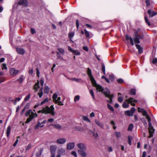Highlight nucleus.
<instances>
[{
	"instance_id": "f257e3e1",
	"label": "nucleus",
	"mask_w": 157,
	"mask_h": 157,
	"mask_svg": "<svg viewBox=\"0 0 157 157\" xmlns=\"http://www.w3.org/2000/svg\"><path fill=\"white\" fill-rule=\"evenodd\" d=\"M55 108L53 105H51L50 107L48 106H46L44 108V114H50L52 116H54L55 115V112L54 111Z\"/></svg>"
},
{
	"instance_id": "f03ea898",
	"label": "nucleus",
	"mask_w": 157,
	"mask_h": 157,
	"mask_svg": "<svg viewBox=\"0 0 157 157\" xmlns=\"http://www.w3.org/2000/svg\"><path fill=\"white\" fill-rule=\"evenodd\" d=\"M102 93H103L107 97L109 98L110 101L108 100L107 101L109 103H111L113 101L112 99L113 97V94H109L110 92L108 89L107 88L103 89V91Z\"/></svg>"
},
{
	"instance_id": "7ed1b4c3",
	"label": "nucleus",
	"mask_w": 157,
	"mask_h": 157,
	"mask_svg": "<svg viewBox=\"0 0 157 157\" xmlns=\"http://www.w3.org/2000/svg\"><path fill=\"white\" fill-rule=\"evenodd\" d=\"M92 83L94 86L95 87L97 91H98L99 92H103V88L100 85L98 84L95 80H94V82L93 81L92 82Z\"/></svg>"
},
{
	"instance_id": "20e7f679",
	"label": "nucleus",
	"mask_w": 157,
	"mask_h": 157,
	"mask_svg": "<svg viewBox=\"0 0 157 157\" xmlns=\"http://www.w3.org/2000/svg\"><path fill=\"white\" fill-rule=\"evenodd\" d=\"M35 116L36 117H37V115L36 113H34L32 112L29 115V117L27 119L25 123H28L30 122L35 117Z\"/></svg>"
},
{
	"instance_id": "39448f33",
	"label": "nucleus",
	"mask_w": 157,
	"mask_h": 157,
	"mask_svg": "<svg viewBox=\"0 0 157 157\" xmlns=\"http://www.w3.org/2000/svg\"><path fill=\"white\" fill-rule=\"evenodd\" d=\"M77 147L81 150L86 151V145L83 143H79L77 144Z\"/></svg>"
},
{
	"instance_id": "423d86ee",
	"label": "nucleus",
	"mask_w": 157,
	"mask_h": 157,
	"mask_svg": "<svg viewBox=\"0 0 157 157\" xmlns=\"http://www.w3.org/2000/svg\"><path fill=\"white\" fill-rule=\"evenodd\" d=\"M148 130L149 133V137L151 138L153 136V134L155 131V129H154L151 124V126H150L149 124H148Z\"/></svg>"
},
{
	"instance_id": "0eeeda50",
	"label": "nucleus",
	"mask_w": 157,
	"mask_h": 157,
	"mask_svg": "<svg viewBox=\"0 0 157 157\" xmlns=\"http://www.w3.org/2000/svg\"><path fill=\"white\" fill-rule=\"evenodd\" d=\"M87 74L90 78V79L91 82L93 81L94 82L95 80L92 75L91 70L89 68H87Z\"/></svg>"
},
{
	"instance_id": "6e6552de",
	"label": "nucleus",
	"mask_w": 157,
	"mask_h": 157,
	"mask_svg": "<svg viewBox=\"0 0 157 157\" xmlns=\"http://www.w3.org/2000/svg\"><path fill=\"white\" fill-rule=\"evenodd\" d=\"M68 49L70 52H72L75 55L79 56L80 55V53L78 50H75L72 48L70 46L68 47Z\"/></svg>"
},
{
	"instance_id": "1a4fd4ad",
	"label": "nucleus",
	"mask_w": 157,
	"mask_h": 157,
	"mask_svg": "<svg viewBox=\"0 0 157 157\" xmlns=\"http://www.w3.org/2000/svg\"><path fill=\"white\" fill-rule=\"evenodd\" d=\"M17 4L26 6L28 5V3L26 0H20L18 2Z\"/></svg>"
},
{
	"instance_id": "9d476101",
	"label": "nucleus",
	"mask_w": 157,
	"mask_h": 157,
	"mask_svg": "<svg viewBox=\"0 0 157 157\" xmlns=\"http://www.w3.org/2000/svg\"><path fill=\"white\" fill-rule=\"evenodd\" d=\"M75 147V144L74 142L68 143L67 145V148L68 150H71L73 149Z\"/></svg>"
},
{
	"instance_id": "9b49d317",
	"label": "nucleus",
	"mask_w": 157,
	"mask_h": 157,
	"mask_svg": "<svg viewBox=\"0 0 157 157\" xmlns=\"http://www.w3.org/2000/svg\"><path fill=\"white\" fill-rule=\"evenodd\" d=\"M66 141V139L64 138H60L56 140V142L59 144H64Z\"/></svg>"
},
{
	"instance_id": "f8f14e48",
	"label": "nucleus",
	"mask_w": 157,
	"mask_h": 157,
	"mask_svg": "<svg viewBox=\"0 0 157 157\" xmlns=\"http://www.w3.org/2000/svg\"><path fill=\"white\" fill-rule=\"evenodd\" d=\"M81 150H78V152L82 157H86L87 155L86 153L84 151Z\"/></svg>"
},
{
	"instance_id": "ddd939ff",
	"label": "nucleus",
	"mask_w": 157,
	"mask_h": 157,
	"mask_svg": "<svg viewBox=\"0 0 157 157\" xmlns=\"http://www.w3.org/2000/svg\"><path fill=\"white\" fill-rule=\"evenodd\" d=\"M147 13L149 14L150 17H151L157 14V12L154 11H151L150 10H148Z\"/></svg>"
},
{
	"instance_id": "4468645a",
	"label": "nucleus",
	"mask_w": 157,
	"mask_h": 157,
	"mask_svg": "<svg viewBox=\"0 0 157 157\" xmlns=\"http://www.w3.org/2000/svg\"><path fill=\"white\" fill-rule=\"evenodd\" d=\"M16 51L17 53L20 55H23L25 52V51L22 48H17Z\"/></svg>"
},
{
	"instance_id": "2eb2a0df",
	"label": "nucleus",
	"mask_w": 157,
	"mask_h": 157,
	"mask_svg": "<svg viewBox=\"0 0 157 157\" xmlns=\"http://www.w3.org/2000/svg\"><path fill=\"white\" fill-rule=\"evenodd\" d=\"M10 73L12 75H16L19 72V71L15 70V69L12 68L10 69Z\"/></svg>"
},
{
	"instance_id": "dca6fc26",
	"label": "nucleus",
	"mask_w": 157,
	"mask_h": 157,
	"mask_svg": "<svg viewBox=\"0 0 157 157\" xmlns=\"http://www.w3.org/2000/svg\"><path fill=\"white\" fill-rule=\"evenodd\" d=\"M52 126H54L58 130H59L62 128V126L59 124H51L48 126V127H50Z\"/></svg>"
},
{
	"instance_id": "f3484780",
	"label": "nucleus",
	"mask_w": 157,
	"mask_h": 157,
	"mask_svg": "<svg viewBox=\"0 0 157 157\" xmlns=\"http://www.w3.org/2000/svg\"><path fill=\"white\" fill-rule=\"evenodd\" d=\"M133 98H130L128 99H126L125 101L129 102V103H131V105L133 106H135V104L134 103H132L133 102Z\"/></svg>"
},
{
	"instance_id": "a211bd4d",
	"label": "nucleus",
	"mask_w": 157,
	"mask_h": 157,
	"mask_svg": "<svg viewBox=\"0 0 157 157\" xmlns=\"http://www.w3.org/2000/svg\"><path fill=\"white\" fill-rule=\"evenodd\" d=\"M58 154L61 155H65V151L64 149L63 148L59 149L58 151Z\"/></svg>"
},
{
	"instance_id": "6ab92c4d",
	"label": "nucleus",
	"mask_w": 157,
	"mask_h": 157,
	"mask_svg": "<svg viewBox=\"0 0 157 157\" xmlns=\"http://www.w3.org/2000/svg\"><path fill=\"white\" fill-rule=\"evenodd\" d=\"M136 48L138 49V53L139 54H141L143 52V48L140 45L138 44L136 45Z\"/></svg>"
},
{
	"instance_id": "aec40b11",
	"label": "nucleus",
	"mask_w": 157,
	"mask_h": 157,
	"mask_svg": "<svg viewBox=\"0 0 157 157\" xmlns=\"http://www.w3.org/2000/svg\"><path fill=\"white\" fill-rule=\"evenodd\" d=\"M95 122L96 123V124L99 127L101 128H103L104 127L103 124L101 123L99 121L97 120H96L95 121Z\"/></svg>"
},
{
	"instance_id": "412c9836",
	"label": "nucleus",
	"mask_w": 157,
	"mask_h": 157,
	"mask_svg": "<svg viewBox=\"0 0 157 157\" xmlns=\"http://www.w3.org/2000/svg\"><path fill=\"white\" fill-rule=\"evenodd\" d=\"M40 87L39 86V82L37 81V82L36 83L35 86H34L33 89L35 90V92Z\"/></svg>"
},
{
	"instance_id": "4be33fe9",
	"label": "nucleus",
	"mask_w": 157,
	"mask_h": 157,
	"mask_svg": "<svg viewBox=\"0 0 157 157\" xmlns=\"http://www.w3.org/2000/svg\"><path fill=\"white\" fill-rule=\"evenodd\" d=\"M129 102L126 101L124 102L122 104V107L123 108H126L128 107L129 106Z\"/></svg>"
},
{
	"instance_id": "5701e85b",
	"label": "nucleus",
	"mask_w": 157,
	"mask_h": 157,
	"mask_svg": "<svg viewBox=\"0 0 157 157\" xmlns=\"http://www.w3.org/2000/svg\"><path fill=\"white\" fill-rule=\"evenodd\" d=\"M75 33L74 32H69L68 33V37L71 41V40L73 37L74 36Z\"/></svg>"
},
{
	"instance_id": "b1692460",
	"label": "nucleus",
	"mask_w": 157,
	"mask_h": 157,
	"mask_svg": "<svg viewBox=\"0 0 157 157\" xmlns=\"http://www.w3.org/2000/svg\"><path fill=\"white\" fill-rule=\"evenodd\" d=\"M25 79V77L23 75H21L20 77L17 79V81L19 83H21Z\"/></svg>"
},
{
	"instance_id": "393cba45",
	"label": "nucleus",
	"mask_w": 157,
	"mask_h": 157,
	"mask_svg": "<svg viewBox=\"0 0 157 157\" xmlns=\"http://www.w3.org/2000/svg\"><path fill=\"white\" fill-rule=\"evenodd\" d=\"M58 95L56 93H54L52 96V99H53V101L55 103L57 102L56 99L57 98Z\"/></svg>"
},
{
	"instance_id": "a878e982",
	"label": "nucleus",
	"mask_w": 157,
	"mask_h": 157,
	"mask_svg": "<svg viewBox=\"0 0 157 157\" xmlns=\"http://www.w3.org/2000/svg\"><path fill=\"white\" fill-rule=\"evenodd\" d=\"M32 112V111L31 109H29L25 112V115L26 117L29 116Z\"/></svg>"
},
{
	"instance_id": "bb28decb",
	"label": "nucleus",
	"mask_w": 157,
	"mask_h": 157,
	"mask_svg": "<svg viewBox=\"0 0 157 157\" xmlns=\"http://www.w3.org/2000/svg\"><path fill=\"white\" fill-rule=\"evenodd\" d=\"M146 116V119L148 121V124H149L150 126L151 125V119L150 117L148 115H147Z\"/></svg>"
},
{
	"instance_id": "cd10ccee",
	"label": "nucleus",
	"mask_w": 157,
	"mask_h": 157,
	"mask_svg": "<svg viewBox=\"0 0 157 157\" xmlns=\"http://www.w3.org/2000/svg\"><path fill=\"white\" fill-rule=\"evenodd\" d=\"M11 130V128L10 126H9L7 128L6 134H7V137H8L9 135L10 134Z\"/></svg>"
},
{
	"instance_id": "c85d7f7f",
	"label": "nucleus",
	"mask_w": 157,
	"mask_h": 157,
	"mask_svg": "<svg viewBox=\"0 0 157 157\" xmlns=\"http://www.w3.org/2000/svg\"><path fill=\"white\" fill-rule=\"evenodd\" d=\"M125 114L128 116H132L133 115L132 113H131V112L129 110H127L125 111Z\"/></svg>"
},
{
	"instance_id": "c756f323",
	"label": "nucleus",
	"mask_w": 157,
	"mask_h": 157,
	"mask_svg": "<svg viewBox=\"0 0 157 157\" xmlns=\"http://www.w3.org/2000/svg\"><path fill=\"white\" fill-rule=\"evenodd\" d=\"M49 87L46 86H45L44 89V92L46 94H48L49 92Z\"/></svg>"
},
{
	"instance_id": "7c9ffc66",
	"label": "nucleus",
	"mask_w": 157,
	"mask_h": 157,
	"mask_svg": "<svg viewBox=\"0 0 157 157\" xmlns=\"http://www.w3.org/2000/svg\"><path fill=\"white\" fill-rule=\"evenodd\" d=\"M43 150L42 149H41L39 151L37 152L36 154V156L38 157L40 156L42 154Z\"/></svg>"
},
{
	"instance_id": "2f4dec72",
	"label": "nucleus",
	"mask_w": 157,
	"mask_h": 157,
	"mask_svg": "<svg viewBox=\"0 0 157 157\" xmlns=\"http://www.w3.org/2000/svg\"><path fill=\"white\" fill-rule=\"evenodd\" d=\"M49 101L48 99V98H45L43 101H41L40 103V105H42L48 102Z\"/></svg>"
},
{
	"instance_id": "473e14b6",
	"label": "nucleus",
	"mask_w": 157,
	"mask_h": 157,
	"mask_svg": "<svg viewBox=\"0 0 157 157\" xmlns=\"http://www.w3.org/2000/svg\"><path fill=\"white\" fill-rule=\"evenodd\" d=\"M58 50L62 54L64 55V50L63 48H58Z\"/></svg>"
},
{
	"instance_id": "72a5a7b5",
	"label": "nucleus",
	"mask_w": 157,
	"mask_h": 157,
	"mask_svg": "<svg viewBox=\"0 0 157 157\" xmlns=\"http://www.w3.org/2000/svg\"><path fill=\"white\" fill-rule=\"evenodd\" d=\"M71 79L72 81H75L77 82H80L82 81V79L80 78L78 79L75 78H71Z\"/></svg>"
},
{
	"instance_id": "f704fd0d",
	"label": "nucleus",
	"mask_w": 157,
	"mask_h": 157,
	"mask_svg": "<svg viewBox=\"0 0 157 157\" xmlns=\"http://www.w3.org/2000/svg\"><path fill=\"white\" fill-rule=\"evenodd\" d=\"M130 94L132 95H135L136 94V90L134 89H131L130 90Z\"/></svg>"
},
{
	"instance_id": "c9c22d12",
	"label": "nucleus",
	"mask_w": 157,
	"mask_h": 157,
	"mask_svg": "<svg viewBox=\"0 0 157 157\" xmlns=\"http://www.w3.org/2000/svg\"><path fill=\"white\" fill-rule=\"evenodd\" d=\"M101 70L104 74H105V67L103 63H101Z\"/></svg>"
},
{
	"instance_id": "e433bc0d",
	"label": "nucleus",
	"mask_w": 157,
	"mask_h": 157,
	"mask_svg": "<svg viewBox=\"0 0 157 157\" xmlns=\"http://www.w3.org/2000/svg\"><path fill=\"white\" fill-rule=\"evenodd\" d=\"M41 124V123L39 121V120L38 121L37 124L35 126L34 128L36 129H38L39 127H40V126Z\"/></svg>"
},
{
	"instance_id": "4c0bfd02",
	"label": "nucleus",
	"mask_w": 157,
	"mask_h": 157,
	"mask_svg": "<svg viewBox=\"0 0 157 157\" xmlns=\"http://www.w3.org/2000/svg\"><path fill=\"white\" fill-rule=\"evenodd\" d=\"M140 30V29H138L137 30H136L135 32L134 36L135 37H138L139 36V33Z\"/></svg>"
},
{
	"instance_id": "58836bf2",
	"label": "nucleus",
	"mask_w": 157,
	"mask_h": 157,
	"mask_svg": "<svg viewBox=\"0 0 157 157\" xmlns=\"http://www.w3.org/2000/svg\"><path fill=\"white\" fill-rule=\"evenodd\" d=\"M144 20L145 21V22L147 24L148 26H150L151 25V24L150 22L147 19V16H145L144 17Z\"/></svg>"
},
{
	"instance_id": "ea45409f",
	"label": "nucleus",
	"mask_w": 157,
	"mask_h": 157,
	"mask_svg": "<svg viewBox=\"0 0 157 157\" xmlns=\"http://www.w3.org/2000/svg\"><path fill=\"white\" fill-rule=\"evenodd\" d=\"M82 119L84 121H86L88 122H90V121L88 118V117L86 116H83L82 117Z\"/></svg>"
},
{
	"instance_id": "a19ab883",
	"label": "nucleus",
	"mask_w": 157,
	"mask_h": 157,
	"mask_svg": "<svg viewBox=\"0 0 157 157\" xmlns=\"http://www.w3.org/2000/svg\"><path fill=\"white\" fill-rule=\"evenodd\" d=\"M133 127L134 126L133 124H130L128 126V131H132Z\"/></svg>"
},
{
	"instance_id": "79ce46f5",
	"label": "nucleus",
	"mask_w": 157,
	"mask_h": 157,
	"mask_svg": "<svg viewBox=\"0 0 157 157\" xmlns=\"http://www.w3.org/2000/svg\"><path fill=\"white\" fill-rule=\"evenodd\" d=\"M56 53L57 58L58 59L62 60H64L63 57L61 56L60 54L58 52H57Z\"/></svg>"
},
{
	"instance_id": "37998d69",
	"label": "nucleus",
	"mask_w": 157,
	"mask_h": 157,
	"mask_svg": "<svg viewBox=\"0 0 157 157\" xmlns=\"http://www.w3.org/2000/svg\"><path fill=\"white\" fill-rule=\"evenodd\" d=\"M80 99V96L79 95H76L75 96L74 99V101L75 102L78 101Z\"/></svg>"
},
{
	"instance_id": "c03bdc74",
	"label": "nucleus",
	"mask_w": 157,
	"mask_h": 157,
	"mask_svg": "<svg viewBox=\"0 0 157 157\" xmlns=\"http://www.w3.org/2000/svg\"><path fill=\"white\" fill-rule=\"evenodd\" d=\"M84 31V33H85V35L86 36V37H89L90 36L89 32L88 31H87L86 30V29H85Z\"/></svg>"
},
{
	"instance_id": "a18cd8bd",
	"label": "nucleus",
	"mask_w": 157,
	"mask_h": 157,
	"mask_svg": "<svg viewBox=\"0 0 157 157\" xmlns=\"http://www.w3.org/2000/svg\"><path fill=\"white\" fill-rule=\"evenodd\" d=\"M107 106V107L112 112L114 111V109L112 106H111L109 104H108Z\"/></svg>"
},
{
	"instance_id": "49530a36",
	"label": "nucleus",
	"mask_w": 157,
	"mask_h": 157,
	"mask_svg": "<svg viewBox=\"0 0 157 157\" xmlns=\"http://www.w3.org/2000/svg\"><path fill=\"white\" fill-rule=\"evenodd\" d=\"M134 40L135 43H136L138 44L140 43L139 39L138 37H135L134 39Z\"/></svg>"
},
{
	"instance_id": "de8ad7c7",
	"label": "nucleus",
	"mask_w": 157,
	"mask_h": 157,
	"mask_svg": "<svg viewBox=\"0 0 157 157\" xmlns=\"http://www.w3.org/2000/svg\"><path fill=\"white\" fill-rule=\"evenodd\" d=\"M115 135L117 138H119L121 136V134L120 132H116L115 133Z\"/></svg>"
},
{
	"instance_id": "09e8293b",
	"label": "nucleus",
	"mask_w": 157,
	"mask_h": 157,
	"mask_svg": "<svg viewBox=\"0 0 157 157\" xmlns=\"http://www.w3.org/2000/svg\"><path fill=\"white\" fill-rule=\"evenodd\" d=\"M90 93L92 96L93 99H94L95 98V97L94 95V92L92 90H90Z\"/></svg>"
},
{
	"instance_id": "8fccbe9b",
	"label": "nucleus",
	"mask_w": 157,
	"mask_h": 157,
	"mask_svg": "<svg viewBox=\"0 0 157 157\" xmlns=\"http://www.w3.org/2000/svg\"><path fill=\"white\" fill-rule=\"evenodd\" d=\"M141 121L144 124V126L145 127H147V123L146 122V121L144 119H141Z\"/></svg>"
},
{
	"instance_id": "3c124183",
	"label": "nucleus",
	"mask_w": 157,
	"mask_h": 157,
	"mask_svg": "<svg viewBox=\"0 0 157 157\" xmlns=\"http://www.w3.org/2000/svg\"><path fill=\"white\" fill-rule=\"evenodd\" d=\"M21 100L20 98H16L15 99V101L14 102V104L15 105L16 104V103L17 101H20Z\"/></svg>"
},
{
	"instance_id": "603ef678",
	"label": "nucleus",
	"mask_w": 157,
	"mask_h": 157,
	"mask_svg": "<svg viewBox=\"0 0 157 157\" xmlns=\"http://www.w3.org/2000/svg\"><path fill=\"white\" fill-rule=\"evenodd\" d=\"M92 134L93 136L95 138H97L98 136V133L96 132H92Z\"/></svg>"
},
{
	"instance_id": "864d4df0",
	"label": "nucleus",
	"mask_w": 157,
	"mask_h": 157,
	"mask_svg": "<svg viewBox=\"0 0 157 157\" xmlns=\"http://www.w3.org/2000/svg\"><path fill=\"white\" fill-rule=\"evenodd\" d=\"M50 150H51V152L52 151H54V152H55L56 151V149L53 146H51L50 147Z\"/></svg>"
},
{
	"instance_id": "5fc2aeb1",
	"label": "nucleus",
	"mask_w": 157,
	"mask_h": 157,
	"mask_svg": "<svg viewBox=\"0 0 157 157\" xmlns=\"http://www.w3.org/2000/svg\"><path fill=\"white\" fill-rule=\"evenodd\" d=\"M2 70L7 69V68L6 67V64L5 63H3L2 65Z\"/></svg>"
},
{
	"instance_id": "6e6d98bb",
	"label": "nucleus",
	"mask_w": 157,
	"mask_h": 157,
	"mask_svg": "<svg viewBox=\"0 0 157 157\" xmlns=\"http://www.w3.org/2000/svg\"><path fill=\"white\" fill-rule=\"evenodd\" d=\"M44 107H43L42 109L41 110H39L37 112V113H42L44 114V113H45V112H44Z\"/></svg>"
},
{
	"instance_id": "4d7b16f0",
	"label": "nucleus",
	"mask_w": 157,
	"mask_h": 157,
	"mask_svg": "<svg viewBox=\"0 0 157 157\" xmlns=\"http://www.w3.org/2000/svg\"><path fill=\"white\" fill-rule=\"evenodd\" d=\"M71 154L72 155H74L75 157H77V153L75 151H72V152L71 153Z\"/></svg>"
},
{
	"instance_id": "13d9d810",
	"label": "nucleus",
	"mask_w": 157,
	"mask_h": 157,
	"mask_svg": "<svg viewBox=\"0 0 157 157\" xmlns=\"http://www.w3.org/2000/svg\"><path fill=\"white\" fill-rule=\"evenodd\" d=\"M123 82V80L121 78H120L117 80V82L119 83H122Z\"/></svg>"
},
{
	"instance_id": "bf43d9fd",
	"label": "nucleus",
	"mask_w": 157,
	"mask_h": 157,
	"mask_svg": "<svg viewBox=\"0 0 157 157\" xmlns=\"http://www.w3.org/2000/svg\"><path fill=\"white\" fill-rule=\"evenodd\" d=\"M128 143L130 145H131V137L130 136H128Z\"/></svg>"
},
{
	"instance_id": "052dcab7",
	"label": "nucleus",
	"mask_w": 157,
	"mask_h": 157,
	"mask_svg": "<svg viewBox=\"0 0 157 157\" xmlns=\"http://www.w3.org/2000/svg\"><path fill=\"white\" fill-rule=\"evenodd\" d=\"M30 98V94H29L28 95L26 96L24 100L25 101H28Z\"/></svg>"
},
{
	"instance_id": "680f3d73",
	"label": "nucleus",
	"mask_w": 157,
	"mask_h": 157,
	"mask_svg": "<svg viewBox=\"0 0 157 157\" xmlns=\"http://www.w3.org/2000/svg\"><path fill=\"white\" fill-rule=\"evenodd\" d=\"M118 100L120 102H122L123 101V98L122 97H118Z\"/></svg>"
},
{
	"instance_id": "e2e57ef3",
	"label": "nucleus",
	"mask_w": 157,
	"mask_h": 157,
	"mask_svg": "<svg viewBox=\"0 0 157 157\" xmlns=\"http://www.w3.org/2000/svg\"><path fill=\"white\" fill-rule=\"evenodd\" d=\"M31 147V144H29L26 147V150H28Z\"/></svg>"
},
{
	"instance_id": "0e129e2a",
	"label": "nucleus",
	"mask_w": 157,
	"mask_h": 157,
	"mask_svg": "<svg viewBox=\"0 0 157 157\" xmlns=\"http://www.w3.org/2000/svg\"><path fill=\"white\" fill-rule=\"evenodd\" d=\"M31 32L32 34H34L36 33V31L35 29H33L31 28Z\"/></svg>"
},
{
	"instance_id": "69168bd1",
	"label": "nucleus",
	"mask_w": 157,
	"mask_h": 157,
	"mask_svg": "<svg viewBox=\"0 0 157 157\" xmlns=\"http://www.w3.org/2000/svg\"><path fill=\"white\" fill-rule=\"evenodd\" d=\"M38 95L39 96V97L40 98H41L42 97V96L43 95V92H39L38 93Z\"/></svg>"
},
{
	"instance_id": "338daca9",
	"label": "nucleus",
	"mask_w": 157,
	"mask_h": 157,
	"mask_svg": "<svg viewBox=\"0 0 157 157\" xmlns=\"http://www.w3.org/2000/svg\"><path fill=\"white\" fill-rule=\"evenodd\" d=\"M138 111L139 112H141L142 113L144 111V109H140V108H138Z\"/></svg>"
},
{
	"instance_id": "774afa93",
	"label": "nucleus",
	"mask_w": 157,
	"mask_h": 157,
	"mask_svg": "<svg viewBox=\"0 0 157 157\" xmlns=\"http://www.w3.org/2000/svg\"><path fill=\"white\" fill-rule=\"evenodd\" d=\"M125 37L126 40H130L131 38H132L130 36H129L128 35H126L125 36Z\"/></svg>"
}]
</instances>
